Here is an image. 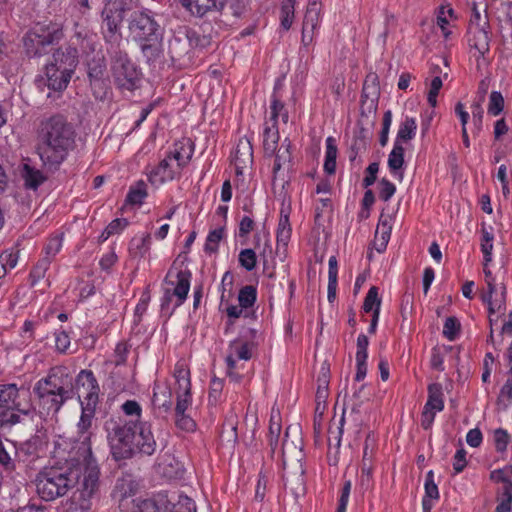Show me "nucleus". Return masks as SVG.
Returning a JSON list of instances; mask_svg holds the SVG:
<instances>
[{"label":"nucleus","mask_w":512,"mask_h":512,"mask_svg":"<svg viewBox=\"0 0 512 512\" xmlns=\"http://www.w3.org/2000/svg\"><path fill=\"white\" fill-rule=\"evenodd\" d=\"M321 11L320 2H309L308 7L303 20L302 36L305 41L306 33L312 32L317 26Z\"/></svg>","instance_id":"28"},{"label":"nucleus","mask_w":512,"mask_h":512,"mask_svg":"<svg viewBox=\"0 0 512 512\" xmlns=\"http://www.w3.org/2000/svg\"><path fill=\"white\" fill-rule=\"evenodd\" d=\"M379 187V198L385 202H387L396 191L395 185L386 178L380 180Z\"/></svg>","instance_id":"58"},{"label":"nucleus","mask_w":512,"mask_h":512,"mask_svg":"<svg viewBox=\"0 0 512 512\" xmlns=\"http://www.w3.org/2000/svg\"><path fill=\"white\" fill-rule=\"evenodd\" d=\"M121 512H170L167 501L163 498L123 497L119 502Z\"/></svg>","instance_id":"14"},{"label":"nucleus","mask_w":512,"mask_h":512,"mask_svg":"<svg viewBox=\"0 0 512 512\" xmlns=\"http://www.w3.org/2000/svg\"><path fill=\"white\" fill-rule=\"evenodd\" d=\"M128 226V220L125 218H117L111 221L105 228L100 238L105 241L110 236L119 234L124 228Z\"/></svg>","instance_id":"44"},{"label":"nucleus","mask_w":512,"mask_h":512,"mask_svg":"<svg viewBox=\"0 0 512 512\" xmlns=\"http://www.w3.org/2000/svg\"><path fill=\"white\" fill-rule=\"evenodd\" d=\"M136 7L135 0H106L101 12L102 35L107 44L119 47L122 40L121 24L127 12Z\"/></svg>","instance_id":"8"},{"label":"nucleus","mask_w":512,"mask_h":512,"mask_svg":"<svg viewBox=\"0 0 512 512\" xmlns=\"http://www.w3.org/2000/svg\"><path fill=\"white\" fill-rule=\"evenodd\" d=\"M442 85V79L439 76H436L432 79L430 90L427 95V101L430 106L435 107L437 105V96L440 89L442 88Z\"/></svg>","instance_id":"57"},{"label":"nucleus","mask_w":512,"mask_h":512,"mask_svg":"<svg viewBox=\"0 0 512 512\" xmlns=\"http://www.w3.org/2000/svg\"><path fill=\"white\" fill-rule=\"evenodd\" d=\"M484 14H481L480 9L478 8L477 4L475 2L471 5V17L469 21L468 27H489V17L487 13V5L483 4L482 7Z\"/></svg>","instance_id":"34"},{"label":"nucleus","mask_w":512,"mask_h":512,"mask_svg":"<svg viewBox=\"0 0 512 512\" xmlns=\"http://www.w3.org/2000/svg\"><path fill=\"white\" fill-rule=\"evenodd\" d=\"M416 129V120L412 117H406L399 126L396 141H398V143L410 141L414 138Z\"/></svg>","instance_id":"33"},{"label":"nucleus","mask_w":512,"mask_h":512,"mask_svg":"<svg viewBox=\"0 0 512 512\" xmlns=\"http://www.w3.org/2000/svg\"><path fill=\"white\" fill-rule=\"evenodd\" d=\"M176 426L186 432H192L196 428V422L187 414H175Z\"/></svg>","instance_id":"56"},{"label":"nucleus","mask_w":512,"mask_h":512,"mask_svg":"<svg viewBox=\"0 0 512 512\" xmlns=\"http://www.w3.org/2000/svg\"><path fill=\"white\" fill-rule=\"evenodd\" d=\"M129 30L148 61L155 60L162 51V33L150 12H135L129 22Z\"/></svg>","instance_id":"6"},{"label":"nucleus","mask_w":512,"mask_h":512,"mask_svg":"<svg viewBox=\"0 0 512 512\" xmlns=\"http://www.w3.org/2000/svg\"><path fill=\"white\" fill-rule=\"evenodd\" d=\"M52 58L49 64L61 69L67 76H72L78 64V51L71 46L59 48L53 53Z\"/></svg>","instance_id":"17"},{"label":"nucleus","mask_w":512,"mask_h":512,"mask_svg":"<svg viewBox=\"0 0 512 512\" xmlns=\"http://www.w3.org/2000/svg\"><path fill=\"white\" fill-rule=\"evenodd\" d=\"M111 452L115 460L130 459L135 455V438L137 423H122L110 419L105 423Z\"/></svg>","instance_id":"9"},{"label":"nucleus","mask_w":512,"mask_h":512,"mask_svg":"<svg viewBox=\"0 0 512 512\" xmlns=\"http://www.w3.org/2000/svg\"><path fill=\"white\" fill-rule=\"evenodd\" d=\"M505 266V263L501 261L499 264H493V258H485V262L483 263V271L485 274V280L487 284V292L494 293L495 291V278L492 276V267L501 271Z\"/></svg>","instance_id":"37"},{"label":"nucleus","mask_w":512,"mask_h":512,"mask_svg":"<svg viewBox=\"0 0 512 512\" xmlns=\"http://www.w3.org/2000/svg\"><path fill=\"white\" fill-rule=\"evenodd\" d=\"M147 196L146 184L144 181H138L135 186H132L126 196V203L131 205H140L143 203L144 198Z\"/></svg>","instance_id":"36"},{"label":"nucleus","mask_w":512,"mask_h":512,"mask_svg":"<svg viewBox=\"0 0 512 512\" xmlns=\"http://www.w3.org/2000/svg\"><path fill=\"white\" fill-rule=\"evenodd\" d=\"M291 225L289 222V213H284L281 210L280 219L278 223L277 236H276V254L286 255L288 243L291 238Z\"/></svg>","instance_id":"20"},{"label":"nucleus","mask_w":512,"mask_h":512,"mask_svg":"<svg viewBox=\"0 0 512 512\" xmlns=\"http://www.w3.org/2000/svg\"><path fill=\"white\" fill-rule=\"evenodd\" d=\"M492 294L493 293H489L487 291L482 294V300H483L484 303H486L488 305V311H489L490 315L494 314L496 312V310H500L502 304H504V302H505V288H503L500 300L496 299L495 301H493L492 300Z\"/></svg>","instance_id":"55"},{"label":"nucleus","mask_w":512,"mask_h":512,"mask_svg":"<svg viewBox=\"0 0 512 512\" xmlns=\"http://www.w3.org/2000/svg\"><path fill=\"white\" fill-rule=\"evenodd\" d=\"M13 410L30 416L34 407L30 398V391L24 386L17 387L15 383H0V410Z\"/></svg>","instance_id":"10"},{"label":"nucleus","mask_w":512,"mask_h":512,"mask_svg":"<svg viewBox=\"0 0 512 512\" xmlns=\"http://www.w3.org/2000/svg\"><path fill=\"white\" fill-rule=\"evenodd\" d=\"M375 437L372 432L368 433L364 443L362 465H361V476L360 486L364 490H368L372 487V459L374 455Z\"/></svg>","instance_id":"15"},{"label":"nucleus","mask_w":512,"mask_h":512,"mask_svg":"<svg viewBox=\"0 0 512 512\" xmlns=\"http://www.w3.org/2000/svg\"><path fill=\"white\" fill-rule=\"evenodd\" d=\"M45 70L47 86L49 89L59 92L66 89L71 79L70 75L67 76L63 71H61V69L49 63L46 65Z\"/></svg>","instance_id":"23"},{"label":"nucleus","mask_w":512,"mask_h":512,"mask_svg":"<svg viewBox=\"0 0 512 512\" xmlns=\"http://www.w3.org/2000/svg\"><path fill=\"white\" fill-rule=\"evenodd\" d=\"M490 26L489 27H468L467 37L469 46L484 56L490 49Z\"/></svg>","instance_id":"19"},{"label":"nucleus","mask_w":512,"mask_h":512,"mask_svg":"<svg viewBox=\"0 0 512 512\" xmlns=\"http://www.w3.org/2000/svg\"><path fill=\"white\" fill-rule=\"evenodd\" d=\"M150 242V234L143 235L140 238H133L131 241L130 250L133 251L135 255H144L149 251Z\"/></svg>","instance_id":"49"},{"label":"nucleus","mask_w":512,"mask_h":512,"mask_svg":"<svg viewBox=\"0 0 512 512\" xmlns=\"http://www.w3.org/2000/svg\"><path fill=\"white\" fill-rule=\"evenodd\" d=\"M427 498L438 499L439 491L438 486L434 482V474L433 471H429L426 475L425 480V496Z\"/></svg>","instance_id":"62"},{"label":"nucleus","mask_w":512,"mask_h":512,"mask_svg":"<svg viewBox=\"0 0 512 512\" xmlns=\"http://www.w3.org/2000/svg\"><path fill=\"white\" fill-rule=\"evenodd\" d=\"M152 404L155 411L167 413L172 408V393L169 387L155 385Z\"/></svg>","instance_id":"25"},{"label":"nucleus","mask_w":512,"mask_h":512,"mask_svg":"<svg viewBox=\"0 0 512 512\" xmlns=\"http://www.w3.org/2000/svg\"><path fill=\"white\" fill-rule=\"evenodd\" d=\"M234 162L237 174H241V170L247 168L253 162V148L246 137L238 141L235 149Z\"/></svg>","instance_id":"21"},{"label":"nucleus","mask_w":512,"mask_h":512,"mask_svg":"<svg viewBox=\"0 0 512 512\" xmlns=\"http://www.w3.org/2000/svg\"><path fill=\"white\" fill-rule=\"evenodd\" d=\"M130 347L131 346L125 341L119 342L116 345V348L114 350L115 365L119 366V365H123L126 363L127 355H128Z\"/></svg>","instance_id":"59"},{"label":"nucleus","mask_w":512,"mask_h":512,"mask_svg":"<svg viewBox=\"0 0 512 512\" xmlns=\"http://www.w3.org/2000/svg\"><path fill=\"white\" fill-rule=\"evenodd\" d=\"M22 178L24 179L25 187L34 190H36L47 179L40 170L30 166L29 164H24Z\"/></svg>","instance_id":"30"},{"label":"nucleus","mask_w":512,"mask_h":512,"mask_svg":"<svg viewBox=\"0 0 512 512\" xmlns=\"http://www.w3.org/2000/svg\"><path fill=\"white\" fill-rule=\"evenodd\" d=\"M404 148L401 143L395 141L394 148L388 157V166L391 172H396L401 169L404 165Z\"/></svg>","instance_id":"35"},{"label":"nucleus","mask_w":512,"mask_h":512,"mask_svg":"<svg viewBox=\"0 0 512 512\" xmlns=\"http://www.w3.org/2000/svg\"><path fill=\"white\" fill-rule=\"evenodd\" d=\"M471 112L474 124V134H479L483 126L484 110L481 102H474L471 105Z\"/></svg>","instance_id":"52"},{"label":"nucleus","mask_w":512,"mask_h":512,"mask_svg":"<svg viewBox=\"0 0 512 512\" xmlns=\"http://www.w3.org/2000/svg\"><path fill=\"white\" fill-rule=\"evenodd\" d=\"M62 247V236H54L48 239L44 251L46 256H54L60 252Z\"/></svg>","instance_id":"63"},{"label":"nucleus","mask_w":512,"mask_h":512,"mask_svg":"<svg viewBox=\"0 0 512 512\" xmlns=\"http://www.w3.org/2000/svg\"><path fill=\"white\" fill-rule=\"evenodd\" d=\"M496 500L498 503H503L506 506H512V481H505L496 492Z\"/></svg>","instance_id":"53"},{"label":"nucleus","mask_w":512,"mask_h":512,"mask_svg":"<svg viewBox=\"0 0 512 512\" xmlns=\"http://www.w3.org/2000/svg\"><path fill=\"white\" fill-rule=\"evenodd\" d=\"M100 471L92 456V450L88 447L82 464V480L78 482L79 487L74 494L76 510L80 512H91L94 502L99 499Z\"/></svg>","instance_id":"7"},{"label":"nucleus","mask_w":512,"mask_h":512,"mask_svg":"<svg viewBox=\"0 0 512 512\" xmlns=\"http://www.w3.org/2000/svg\"><path fill=\"white\" fill-rule=\"evenodd\" d=\"M325 409H326L325 405L319 406V403L315 407L313 430H314V438H315L316 443L321 442L322 420H323V414H324Z\"/></svg>","instance_id":"50"},{"label":"nucleus","mask_w":512,"mask_h":512,"mask_svg":"<svg viewBox=\"0 0 512 512\" xmlns=\"http://www.w3.org/2000/svg\"><path fill=\"white\" fill-rule=\"evenodd\" d=\"M280 432H281V424L278 421H275L274 417L272 416L270 419L269 435H268L269 446L271 448L272 454L275 452V450L277 448Z\"/></svg>","instance_id":"51"},{"label":"nucleus","mask_w":512,"mask_h":512,"mask_svg":"<svg viewBox=\"0 0 512 512\" xmlns=\"http://www.w3.org/2000/svg\"><path fill=\"white\" fill-rule=\"evenodd\" d=\"M295 0H283L280 9L281 26L289 30L294 19Z\"/></svg>","instance_id":"38"},{"label":"nucleus","mask_w":512,"mask_h":512,"mask_svg":"<svg viewBox=\"0 0 512 512\" xmlns=\"http://www.w3.org/2000/svg\"><path fill=\"white\" fill-rule=\"evenodd\" d=\"M81 475L82 463L79 460L67 467H46L36 476L37 493L45 501L63 497L78 484Z\"/></svg>","instance_id":"3"},{"label":"nucleus","mask_w":512,"mask_h":512,"mask_svg":"<svg viewBox=\"0 0 512 512\" xmlns=\"http://www.w3.org/2000/svg\"><path fill=\"white\" fill-rule=\"evenodd\" d=\"M255 246L254 248H246L240 251L238 256H267L272 253V249L267 245L266 241L263 246L261 245L260 235H255Z\"/></svg>","instance_id":"41"},{"label":"nucleus","mask_w":512,"mask_h":512,"mask_svg":"<svg viewBox=\"0 0 512 512\" xmlns=\"http://www.w3.org/2000/svg\"><path fill=\"white\" fill-rule=\"evenodd\" d=\"M190 279V270L187 268H178L176 267V262H174L173 266L170 268L166 276L167 282L173 285L174 288L172 292L169 289L165 291L161 304L162 309H164L165 306L169 305L172 296H175L177 298V307L180 306L186 300L190 288Z\"/></svg>","instance_id":"11"},{"label":"nucleus","mask_w":512,"mask_h":512,"mask_svg":"<svg viewBox=\"0 0 512 512\" xmlns=\"http://www.w3.org/2000/svg\"><path fill=\"white\" fill-rule=\"evenodd\" d=\"M171 156L168 154L159 165L154 168L149 175V180L152 183H163L165 181L173 180L176 172L170 166Z\"/></svg>","instance_id":"27"},{"label":"nucleus","mask_w":512,"mask_h":512,"mask_svg":"<svg viewBox=\"0 0 512 512\" xmlns=\"http://www.w3.org/2000/svg\"><path fill=\"white\" fill-rule=\"evenodd\" d=\"M106 65L104 60H93L88 64V76L91 80L99 81L102 79Z\"/></svg>","instance_id":"54"},{"label":"nucleus","mask_w":512,"mask_h":512,"mask_svg":"<svg viewBox=\"0 0 512 512\" xmlns=\"http://www.w3.org/2000/svg\"><path fill=\"white\" fill-rule=\"evenodd\" d=\"M303 443L300 437L293 440L288 439V431L282 444L283 478L285 489L289 490L296 497L304 494V467Z\"/></svg>","instance_id":"5"},{"label":"nucleus","mask_w":512,"mask_h":512,"mask_svg":"<svg viewBox=\"0 0 512 512\" xmlns=\"http://www.w3.org/2000/svg\"><path fill=\"white\" fill-rule=\"evenodd\" d=\"M257 297V290L252 285L244 286L240 289L238 301L241 308L247 309L254 305Z\"/></svg>","instance_id":"42"},{"label":"nucleus","mask_w":512,"mask_h":512,"mask_svg":"<svg viewBox=\"0 0 512 512\" xmlns=\"http://www.w3.org/2000/svg\"><path fill=\"white\" fill-rule=\"evenodd\" d=\"M460 328H461L460 322L456 317H454V316L448 317L444 323L443 335L448 340L453 341L458 336V334L460 332Z\"/></svg>","instance_id":"47"},{"label":"nucleus","mask_w":512,"mask_h":512,"mask_svg":"<svg viewBox=\"0 0 512 512\" xmlns=\"http://www.w3.org/2000/svg\"><path fill=\"white\" fill-rule=\"evenodd\" d=\"M135 454L139 453L151 456L155 453L157 442L151 430V424L148 422L136 421Z\"/></svg>","instance_id":"16"},{"label":"nucleus","mask_w":512,"mask_h":512,"mask_svg":"<svg viewBox=\"0 0 512 512\" xmlns=\"http://www.w3.org/2000/svg\"><path fill=\"white\" fill-rule=\"evenodd\" d=\"M504 109V98L499 91H492L489 96L488 113L497 116Z\"/></svg>","instance_id":"48"},{"label":"nucleus","mask_w":512,"mask_h":512,"mask_svg":"<svg viewBox=\"0 0 512 512\" xmlns=\"http://www.w3.org/2000/svg\"><path fill=\"white\" fill-rule=\"evenodd\" d=\"M111 67L115 81L120 87L128 90L135 88L140 73L129 59L127 53L120 50L115 51Z\"/></svg>","instance_id":"13"},{"label":"nucleus","mask_w":512,"mask_h":512,"mask_svg":"<svg viewBox=\"0 0 512 512\" xmlns=\"http://www.w3.org/2000/svg\"><path fill=\"white\" fill-rule=\"evenodd\" d=\"M495 447L498 452H504L507 449L510 436L506 430L498 428L494 433Z\"/></svg>","instance_id":"60"},{"label":"nucleus","mask_w":512,"mask_h":512,"mask_svg":"<svg viewBox=\"0 0 512 512\" xmlns=\"http://www.w3.org/2000/svg\"><path fill=\"white\" fill-rule=\"evenodd\" d=\"M253 343L243 342L241 343L239 340H234L230 343V350L233 355H235L240 360H249L252 357V347Z\"/></svg>","instance_id":"39"},{"label":"nucleus","mask_w":512,"mask_h":512,"mask_svg":"<svg viewBox=\"0 0 512 512\" xmlns=\"http://www.w3.org/2000/svg\"><path fill=\"white\" fill-rule=\"evenodd\" d=\"M76 390L78 397H83V401H81L82 413L77 427L80 434L79 439L84 447V458L87 448L91 449V432L89 429L91 428L96 406L99 402L100 392L98 381L91 370L83 369L79 372L76 377Z\"/></svg>","instance_id":"4"},{"label":"nucleus","mask_w":512,"mask_h":512,"mask_svg":"<svg viewBox=\"0 0 512 512\" xmlns=\"http://www.w3.org/2000/svg\"><path fill=\"white\" fill-rule=\"evenodd\" d=\"M63 33L58 28H44L37 26L30 30L24 37V47L30 57L41 56L45 52V47L58 41Z\"/></svg>","instance_id":"12"},{"label":"nucleus","mask_w":512,"mask_h":512,"mask_svg":"<svg viewBox=\"0 0 512 512\" xmlns=\"http://www.w3.org/2000/svg\"><path fill=\"white\" fill-rule=\"evenodd\" d=\"M74 126L62 114L41 120L37 129V151L45 167L57 170L76 146Z\"/></svg>","instance_id":"1"},{"label":"nucleus","mask_w":512,"mask_h":512,"mask_svg":"<svg viewBox=\"0 0 512 512\" xmlns=\"http://www.w3.org/2000/svg\"><path fill=\"white\" fill-rule=\"evenodd\" d=\"M344 414H345V411H343V413L338 421V425L335 428H333V424H330L329 429H328V458H329L330 464H333V465L338 464V459L335 456L334 460L332 461L331 456H330L331 450L334 447L336 449V453H337L338 448L340 447L341 438H342V434H343V426L345 423Z\"/></svg>","instance_id":"26"},{"label":"nucleus","mask_w":512,"mask_h":512,"mask_svg":"<svg viewBox=\"0 0 512 512\" xmlns=\"http://www.w3.org/2000/svg\"><path fill=\"white\" fill-rule=\"evenodd\" d=\"M381 299L378 296V288L376 286H372L363 303V310L368 313L374 311L375 308H378V312H380Z\"/></svg>","instance_id":"45"},{"label":"nucleus","mask_w":512,"mask_h":512,"mask_svg":"<svg viewBox=\"0 0 512 512\" xmlns=\"http://www.w3.org/2000/svg\"><path fill=\"white\" fill-rule=\"evenodd\" d=\"M378 171L379 164L377 162L369 164V166L366 168V176L364 177L362 183L364 188H368L375 183Z\"/></svg>","instance_id":"64"},{"label":"nucleus","mask_w":512,"mask_h":512,"mask_svg":"<svg viewBox=\"0 0 512 512\" xmlns=\"http://www.w3.org/2000/svg\"><path fill=\"white\" fill-rule=\"evenodd\" d=\"M50 265L49 258H40L30 272L31 285L34 286L45 276Z\"/></svg>","instance_id":"46"},{"label":"nucleus","mask_w":512,"mask_h":512,"mask_svg":"<svg viewBox=\"0 0 512 512\" xmlns=\"http://www.w3.org/2000/svg\"><path fill=\"white\" fill-rule=\"evenodd\" d=\"M278 131L271 132V128L266 127L264 130V140H263V150L265 156L272 157L274 153L278 150L277 142H278Z\"/></svg>","instance_id":"40"},{"label":"nucleus","mask_w":512,"mask_h":512,"mask_svg":"<svg viewBox=\"0 0 512 512\" xmlns=\"http://www.w3.org/2000/svg\"><path fill=\"white\" fill-rule=\"evenodd\" d=\"M224 235V228H217L209 232L204 250L208 254H213L217 252L218 245L222 240Z\"/></svg>","instance_id":"43"},{"label":"nucleus","mask_w":512,"mask_h":512,"mask_svg":"<svg viewBox=\"0 0 512 512\" xmlns=\"http://www.w3.org/2000/svg\"><path fill=\"white\" fill-rule=\"evenodd\" d=\"M179 2L192 15L203 17L210 11L222 12L227 0H179Z\"/></svg>","instance_id":"18"},{"label":"nucleus","mask_w":512,"mask_h":512,"mask_svg":"<svg viewBox=\"0 0 512 512\" xmlns=\"http://www.w3.org/2000/svg\"><path fill=\"white\" fill-rule=\"evenodd\" d=\"M392 123V112L387 110L383 115L382 130L380 132L379 143L381 146H385L388 142V135L390 126Z\"/></svg>","instance_id":"61"},{"label":"nucleus","mask_w":512,"mask_h":512,"mask_svg":"<svg viewBox=\"0 0 512 512\" xmlns=\"http://www.w3.org/2000/svg\"><path fill=\"white\" fill-rule=\"evenodd\" d=\"M46 444L47 436L45 432L38 430L35 435L17 447V454L21 453L27 457L37 456L40 450H42Z\"/></svg>","instance_id":"22"},{"label":"nucleus","mask_w":512,"mask_h":512,"mask_svg":"<svg viewBox=\"0 0 512 512\" xmlns=\"http://www.w3.org/2000/svg\"><path fill=\"white\" fill-rule=\"evenodd\" d=\"M192 148L190 140L181 141L175 144L174 151L170 152L169 155L172 159L177 161L178 168L185 166L192 157Z\"/></svg>","instance_id":"32"},{"label":"nucleus","mask_w":512,"mask_h":512,"mask_svg":"<svg viewBox=\"0 0 512 512\" xmlns=\"http://www.w3.org/2000/svg\"><path fill=\"white\" fill-rule=\"evenodd\" d=\"M291 143L288 139H285L283 143L278 147V150L274 153L275 161L273 165V184H275L278 173L282 168H290L292 161V154L290 151Z\"/></svg>","instance_id":"24"},{"label":"nucleus","mask_w":512,"mask_h":512,"mask_svg":"<svg viewBox=\"0 0 512 512\" xmlns=\"http://www.w3.org/2000/svg\"><path fill=\"white\" fill-rule=\"evenodd\" d=\"M427 410L442 411L444 409L442 385L432 383L428 386V400L424 406Z\"/></svg>","instance_id":"31"},{"label":"nucleus","mask_w":512,"mask_h":512,"mask_svg":"<svg viewBox=\"0 0 512 512\" xmlns=\"http://www.w3.org/2000/svg\"><path fill=\"white\" fill-rule=\"evenodd\" d=\"M76 382L65 367H52L48 374L39 379L33 393L42 413L57 414L61 407L75 395Z\"/></svg>","instance_id":"2"},{"label":"nucleus","mask_w":512,"mask_h":512,"mask_svg":"<svg viewBox=\"0 0 512 512\" xmlns=\"http://www.w3.org/2000/svg\"><path fill=\"white\" fill-rule=\"evenodd\" d=\"M173 375L178 385L177 391H185L186 395L190 394L191 380L188 365L182 360L178 361L175 365Z\"/></svg>","instance_id":"29"}]
</instances>
